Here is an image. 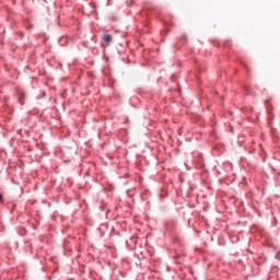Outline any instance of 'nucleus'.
<instances>
[{"label": "nucleus", "mask_w": 280, "mask_h": 280, "mask_svg": "<svg viewBox=\"0 0 280 280\" xmlns=\"http://www.w3.org/2000/svg\"><path fill=\"white\" fill-rule=\"evenodd\" d=\"M104 40H105V43H110V40H113V36L106 35V36L104 37Z\"/></svg>", "instance_id": "f257e3e1"}, {"label": "nucleus", "mask_w": 280, "mask_h": 280, "mask_svg": "<svg viewBox=\"0 0 280 280\" xmlns=\"http://www.w3.org/2000/svg\"><path fill=\"white\" fill-rule=\"evenodd\" d=\"M2 201H3V196L0 195V202H2Z\"/></svg>", "instance_id": "f03ea898"}]
</instances>
